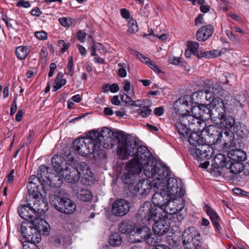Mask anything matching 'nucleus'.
Returning <instances> with one entry per match:
<instances>
[{"label": "nucleus", "mask_w": 249, "mask_h": 249, "mask_svg": "<svg viewBox=\"0 0 249 249\" xmlns=\"http://www.w3.org/2000/svg\"><path fill=\"white\" fill-rule=\"evenodd\" d=\"M63 179L64 178L58 171H54L46 176V183L51 186L59 188L63 183Z\"/></svg>", "instance_id": "aec40b11"}, {"label": "nucleus", "mask_w": 249, "mask_h": 249, "mask_svg": "<svg viewBox=\"0 0 249 249\" xmlns=\"http://www.w3.org/2000/svg\"><path fill=\"white\" fill-rule=\"evenodd\" d=\"M109 242L111 246H119L122 243V237L120 233L115 232L110 236Z\"/></svg>", "instance_id": "4c0bfd02"}, {"label": "nucleus", "mask_w": 249, "mask_h": 249, "mask_svg": "<svg viewBox=\"0 0 249 249\" xmlns=\"http://www.w3.org/2000/svg\"><path fill=\"white\" fill-rule=\"evenodd\" d=\"M30 181L27 185L28 193L30 197H37L40 196L41 192L45 193L44 182L41 177L38 175H32L30 177Z\"/></svg>", "instance_id": "ddd939ff"}, {"label": "nucleus", "mask_w": 249, "mask_h": 249, "mask_svg": "<svg viewBox=\"0 0 249 249\" xmlns=\"http://www.w3.org/2000/svg\"><path fill=\"white\" fill-rule=\"evenodd\" d=\"M47 55L48 53L45 47H42L40 53L41 59L43 60L46 61Z\"/></svg>", "instance_id": "0e129e2a"}, {"label": "nucleus", "mask_w": 249, "mask_h": 249, "mask_svg": "<svg viewBox=\"0 0 249 249\" xmlns=\"http://www.w3.org/2000/svg\"><path fill=\"white\" fill-rule=\"evenodd\" d=\"M213 114L219 119V125L221 127L231 128L236 124L233 118L226 116V110L224 103L222 99L216 97L213 103Z\"/></svg>", "instance_id": "0eeeda50"}, {"label": "nucleus", "mask_w": 249, "mask_h": 249, "mask_svg": "<svg viewBox=\"0 0 249 249\" xmlns=\"http://www.w3.org/2000/svg\"><path fill=\"white\" fill-rule=\"evenodd\" d=\"M66 83V80L63 79V74L61 72L58 73L53 85V91L54 92L60 89L62 86L65 85Z\"/></svg>", "instance_id": "c9c22d12"}, {"label": "nucleus", "mask_w": 249, "mask_h": 249, "mask_svg": "<svg viewBox=\"0 0 249 249\" xmlns=\"http://www.w3.org/2000/svg\"><path fill=\"white\" fill-rule=\"evenodd\" d=\"M191 153L198 160H208L212 157L214 154V150L212 146L203 142V144L198 147L191 148Z\"/></svg>", "instance_id": "dca6fc26"}, {"label": "nucleus", "mask_w": 249, "mask_h": 249, "mask_svg": "<svg viewBox=\"0 0 249 249\" xmlns=\"http://www.w3.org/2000/svg\"><path fill=\"white\" fill-rule=\"evenodd\" d=\"M167 178H165L163 181L164 186L161 188L167 192L168 195L171 196L177 201V198H180L185 194L183 184L179 178H170L166 180Z\"/></svg>", "instance_id": "1a4fd4ad"}, {"label": "nucleus", "mask_w": 249, "mask_h": 249, "mask_svg": "<svg viewBox=\"0 0 249 249\" xmlns=\"http://www.w3.org/2000/svg\"><path fill=\"white\" fill-rule=\"evenodd\" d=\"M121 14L124 18L128 19L130 18V13L128 10L126 9L121 10Z\"/></svg>", "instance_id": "338daca9"}, {"label": "nucleus", "mask_w": 249, "mask_h": 249, "mask_svg": "<svg viewBox=\"0 0 249 249\" xmlns=\"http://www.w3.org/2000/svg\"><path fill=\"white\" fill-rule=\"evenodd\" d=\"M86 36V34L82 30L78 31L77 33L78 39L81 42H83L85 41Z\"/></svg>", "instance_id": "e2e57ef3"}, {"label": "nucleus", "mask_w": 249, "mask_h": 249, "mask_svg": "<svg viewBox=\"0 0 249 249\" xmlns=\"http://www.w3.org/2000/svg\"><path fill=\"white\" fill-rule=\"evenodd\" d=\"M229 157L231 160L235 161L241 162L246 159V154L243 151L241 150H236L235 151H231L229 153Z\"/></svg>", "instance_id": "f704fd0d"}, {"label": "nucleus", "mask_w": 249, "mask_h": 249, "mask_svg": "<svg viewBox=\"0 0 249 249\" xmlns=\"http://www.w3.org/2000/svg\"><path fill=\"white\" fill-rule=\"evenodd\" d=\"M190 131L192 132L189 137L188 142L191 145L194 146V147H197V146L199 147L201 144H203V142H205L204 138L200 137L198 134V133H201V132L189 130L187 135L185 137H183L182 135H181V134H180L178 132V133L180 135L181 138H186L187 137L188 134Z\"/></svg>", "instance_id": "393cba45"}, {"label": "nucleus", "mask_w": 249, "mask_h": 249, "mask_svg": "<svg viewBox=\"0 0 249 249\" xmlns=\"http://www.w3.org/2000/svg\"><path fill=\"white\" fill-rule=\"evenodd\" d=\"M147 65L158 73H161L162 72V71L160 70L154 63V62L152 61H150Z\"/></svg>", "instance_id": "052dcab7"}, {"label": "nucleus", "mask_w": 249, "mask_h": 249, "mask_svg": "<svg viewBox=\"0 0 249 249\" xmlns=\"http://www.w3.org/2000/svg\"><path fill=\"white\" fill-rule=\"evenodd\" d=\"M29 53V50L26 46H19L16 51L17 57L20 60L24 59Z\"/></svg>", "instance_id": "ea45409f"}, {"label": "nucleus", "mask_w": 249, "mask_h": 249, "mask_svg": "<svg viewBox=\"0 0 249 249\" xmlns=\"http://www.w3.org/2000/svg\"><path fill=\"white\" fill-rule=\"evenodd\" d=\"M219 91V90H217L216 88L214 89V88H213V91H210L209 89L204 90V91L207 93V98H204V99L206 100H210L212 98L213 93H218Z\"/></svg>", "instance_id": "6e6d98bb"}, {"label": "nucleus", "mask_w": 249, "mask_h": 249, "mask_svg": "<svg viewBox=\"0 0 249 249\" xmlns=\"http://www.w3.org/2000/svg\"><path fill=\"white\" fill-rule=\"evenodd\" d=\"M67 74L72 76L74 74V65L73 62L72 56H70L69 58L68 64L67 66Z\"/></svg>", "instance_id": "3c124183"}, {"label": "nucleus", "mask_w": 249, "mask_h": 249, "mask_svg": "<svg viewBox=\"0 0 249 249\" xmlns=\"http://www.w3.org/2000/svg\"><path fill=\"white\" fill-rule=\"evenodd\" d=\"M134 230L133 225L128 221H123L119 225V230L122 233L131 232Z\"/></svg>", "instance_id": "e433bc0d"}, {"label": "nucleus", "mask_w": 249, "mask_h": 249, "mask_svg": "<svg viewBox=\"0 0 249 249\" xmlns=\"http://www.w3.org/2000/svg\"><path fill=\"white\" fill-rule=\"evenodd\" d=\"M125 167L128 172L136 175H139L143 169V164L134 158L127 163Z\"/></svg>", "instance_id": "a878e982"}, {"label": "nucleus", "mask_w": 249, "mask_h": 249, "mask_svg": "<svg viewBox=\"0 0 249 249\" xmlns=\"http://www.w3.org/2000/svg\"><path fill=\"white\" fill-rule=\"evenodd\" d=\"M221 52L218 50H213L212 51L203 52V53L198 56V58L205 57L206 58H213L220 56L221 55Z\"/></svg>", "instance_id": "37998d69"}, {"label": "nucleus", "mask_w": 249, "mask_h": 249, "mask_svg": "<svg viewBox=\"0 0 249 249\" xmlns=\"http://www.w3.org/2000/svg\"><path fill=\"white\" fill-rule=\"evenodd\" d=\"M187 44L188 49L191 51L193 54L197 56L198 58L199 55L203 53V52L198 53L199 44L197 42L190 41L187 42Z\"/></svg>", "instance_id": "a19ab883"}, {"label": "nucleus", "mask_w": 249, "mask_h": 249, "mask_svg": "<svg viewBox=\"0 0 249 249\" xmlns=\"http://www.w3.org/2000/svg\"><path fill=\"white\" fill-rule=\"evenodd\" d=\"M232 75L229 73H225V74H223L221 76V82L223 83V84H229L230 83V80H229V78H231V77Z\"/></svg>", "instance_id": "bf43d9fd"}, {"label": "nucleus", "mask_w": 249, "mask_h": 249, "mask_svg": "<svg viewBox=\"0 0 249 249\" xmlns=\"http://www.w3.org/2000/svg\"><path fill=\"white\" fill-rule=\"evenodd\" d=\"M118 66L119 68L118 71V75L121 77H125L127 75L126 71V68L127 65L124 63H119L118 64Z\"/></svg>", "instance_id": "de8ad7c7"}, {"label": "nucleus", "mask_w": 249, "mask_h": 249, "mask_svg": "<svg viewBox=\"0 0 249 249\" xmlns=\"http://www.w3.org/2000/svg\"><path fill=\"white\" fill-rule=\"evenodd\" d=\"M143 170L145 176L148 178H153L152 183L156 188L164 186L163 181L169 176L168 170L165 167L158 166L154 159L152 163L147 162L143 164Z\"/></svg>", "instance_id": "39448f33"}, {"label": "nucleus", "mask_w": 249, "mask_h": 249, "mask_svg": "<svg viewBox=\"0 0 249 249\" xmlns=\"http://www.w3.org/2000/svg\"><path fill=\"white\" fill-rule=\"evenodd\" d=\"M31 204L20 206L18 208V213L19 216L25 220L30 219L33 220L36 216L33 206Z\"/></svg>", "instance_id": "412c9836"}, {"label": "nucleus", "mask_w": 249, "mask_h": 249, "mask_svg": "<svg viewBox=\"0 0 249 249\" xmlns=\"http://www.w3.org/2000/svg\"><path fill=\"white\" fill-rule=\"evenodd\" d=\"M119 142L117 154L123 160L128 159L129 156H135L134 158L142 163H152L153 157L151 152L144 146H138L132 141L128 140V136L124 132L116 133L115 136Z\"/></svg>", "instance_id": "f257e3e1"}, {"label": "nucleus", "mask_w": 249, "mask_h": 249, "mask_svg": "<svg viewBox=\"0 0 249 249\" xmlns=\"http://www.w3.org/2000/svg\"><path fill=\"white\" fill-rule=\"evenodd\" d=\"M233 130L236 136L241 139H245L249 137V131L247 126L239 122L236 123L234 125Z\"/></svg>", "instance_id": "cd10ccee"}, {"label": "nucleus", "mask_w": 249, "mask_h": 249, "mask_svg": "<svg viewBox=\"0 0 249 249\" xmlns=\"http://www.w3.org/2000/svg\"><path fill=\"white\" fill-rule=\"evenodd\" d=\"M60 174L67 182L71 183L77 182L81 176L85 177L86 178L91 177L92 176V173L89 170V166L84 162L77 164L76 168L71 164L64 166Z\"/></svg>", "instance_id": "423d86ee"}, {"label": "nucleus", "mask_w": 249, "mask_h": 249, "mask_svg": "<svg viewBox=\"0 0 249 249\" xmlns=\"http://www.w3.org/2000/svg\"><path fill=\"white\" fill-rule=\"evenodd\" d=\"M21 231L24 237L26 239V241L39 243L41 240L40 233L33 226L32 224L28 228L22 224Z\"/></svg>", "instance_id": "a211bd4d"}, {"label": "nucleus", "mask_w": 249, "mask_h": 249, "mask_svg": "<svg viewBox=\"0 0 249 249\" xmlns=\"http://www.w3.org/2000/svg\"><path fill=\"white\" fill-rule=\"evenodd\" d=\"M147 207L145 205L144 209L140 212V213H137L138 219L145 225H150L154 222L152 229L155 234L160 236L164 235L170 229L167 220L169 213L150 212L149 208Z\"/></svg>", "instance_id": "20e7f679"}, {"label": "nucleus", "mask_w": 249, "mask_h": 249, "mask_svg": "<svg viewBox=\"0 0 249 249\" xmlns=\"http://www.w3.org/2000/svg\"><path fill=\"white\" fill-rule=\"evenodd\" d=\"M160 190V192H156L153 196L152 201L154 205L152 206L149 201L144 202L140 206L138 211L137 213H140V212L144 209L145 205L149 207L150 212H156V213H169L172 215L177 213L180 211L183 206L182 205H178L176 202V200L168 195L167 192L162 189L161 187L158 188Z\"/></svg>", "instance_id": "7ed1b4c3"}, {"label": "nucleus", "mask_w": 249, "mask_h": 249, "mask_svg": "<svg viewBox=\"0 0 249 249\" xmlns=\"http://www.w3.org/2000/svg\"><path fill=\"white\" fill-rule=\"evenodd\" d=\"M38 216L35 217L32 220L33 226L36 229L37 231L40 234L41 231L45 232L48 231L47 223L46 221L42 218L38 217Z\"/></svg>", "instance_id": "2f4dec72"}, {"label": "nucleus", "mask_w": 249, "mask_h": 249, "mask_svg": "<svg viewBox=\"0 0 249 249\" xmlns=\"http://www.w3.org/2000/svg\"><path fill=\"white\" fill-rule=\"evenodd\" d=\"M139 13L141 14L142 16L146 17H148L149 15V10L146 8L145 6L142 7Z\"/></svg>", "instance_id": "69168bd1"}, {"label": "nucleus", "mask_w": 249, "mask_h": 249, "mask_svg": "<svg viewBox=\"0 0 249 249\" xmlns=\"http://www.w3.org/2000/svg\"><path fill=\"white\" fill-rule=\"evenodd\" d=\"M87 141H85L84 138H78L73 142V147L79 154L86 156L89 155V148L87 147V144H89Z\"/></svg>", "instance_id": "b1692460"}, {"label": "nucleus", "mask_w": 249, "mask_h": 249, "mask_svg": "<svg viewBox=\"0 0 249 249\" xmlns=\"http://www.w3.org/2000/svg\"><path fill=\"white\" fill-rule=\"evenodd\" d=\"M97 134L94 132H91L90 131L88 134L87 137L84 138L85 141H89L87 144V147L89 148V154H91L98 150L100 144L97 140Z\"/></svg>", "instance_id": "4be33fe9"}, {"label": "nucleus", "mask_w": 249, "mask_h": 249, "mask_svg": "<svg viewBox=\"0 0 249 249\" xmlns=\"http://www.w3.org/2000/svg\"><path fill=\"white\" fill-rule=\"evenodd\" d=\"M213 31V27L211 24L203 26L197 30L196 38L199 41H204L212 36Z\"/></svg>", "instance_id": "5701e85b"}, {"label": "nucleus", "mask_w": 249, "mask_h": 249, "mask_svg": "<svg viewBox=\"0 0 249 249\" xmlns=\"http://www.w3.org/2000/svg\"><path fill=\"white\" fill-rule=\"evenodd\" d=\"M145 188H143L140 193L142 196H146L149 193L151 190V186L149 185L148 181L146 180L145 184Z\"/></svg>", "instance_id": "5fc2aeb1"}, {"label": "nucleus", "mask_w": 249, "mask_h": 249, "mask_svg": "<svg viewBox=\"0 0 249 249\" xmlns=\"http://www.w3.org/2000/svg\"><path fill=\"white\" fill-rule=\"evenodd\" d=\"M49 197L51 205L60 212L70 214L75 211L76 205L71 199L54 195Z\"/></svg>", "instance_id": "9b49d317"}, {"label": "nucleus", "mask_w": 249, "mask_h": 249, "mask_svg": "<svg viewBox=\"0 0 249 249\" xmlns=\"http://www.w3.org/2000/svg\"><path fill=\"white\" fill-rule=\"evenodd\" d=\"M123 89L127 94H130L132 98L135 99L136 96L133 90V87L131 83L128 80H125L123 83Z\"/></svg>", "instance_id": "79ce46f5"}, {"label": "nucleus", "mask_w": 249, "mask_h": 249, "mask_svg": "<svg viewBox=\"0 0 249 249\" xmlns=\"http://www.w3.org/2000/svg\"><path fill=\"white\" fill-rule=\"evenodd\" d=\"M121 99L126 105L128 106L130 105L132 100V98L125 93H123V94H121Z\"/></svg>", "instance_id": "603ef678"}, {"label": "nucleus", "mask_w": 249, "mask_h": 249, "mask_svg": "<svg viewBox=\"0 0 249 249\" xmlns=\"http://www.w3.org/2000/svg\"><path fill=\"white\" fill-rule=\"evenodd\" d=\"M135 176L133 174L130 172L124 173L122 177V181L125 184H132L135 180Z\"/></svg>", "instance_id": "c03bdc74"}, {"label": "nucleus", "mask_w": 249, "mask_h": 249, "mask_svg": "<svg viewBox=\"0 0 249 249\" xmlns=\"http://www.w3.org/2000/svg\"><path fill=\"white\" fill-rule=\"evenodd\" d=\"M35 36L39 40H45L47 38V34L43 31L35 32Z\"/></svg>", "instance_id": "864d4df0"}, {"label": "nucleus", "mask_w": 249, "mask_h": 249, "mask_svg": "<svg viewBox=\"0 0 249 249\" xmlns=\"http://www.w3.org/2000/svg\"><path fill=\"white\" fill-rule=\"evenodd\" d=\"M136 112L142 117H147L151 114V109L146 107H143L142 108L138 109Z\"/></svg>", "instance_id": "09e8293b"}, {"label": "nucleus", "mask_w": 249, "mask_h": 249, "mask_svg": "<svg viewBox=\"0 0 249 249\" xmlns=\"http://www.w3.org/2000/svg\"><path fill=\"white\" fill-rule=\"evenodd\" d=\"M141 226L134 230L133 233L129 235V239L131 242H141L142 241H145L146 243L149 245H153L156 242V237L155 235L152 233L149 227L147 225Z\"/></svg>", "instance_id": "9d476101"}, {"label": "nucleus", "mask_w": 249, "mask_h": 249, "mask_svg": "<svg viewBox=\"0 0 249 249\" xmlns=\"http://www.w3.org/2000/svg\"><path fill=\"white\" fill-rule=\"evenodd\" d=\"M204 210L207 214L210 216L212 223L215 227L216 230L219 232H220L221 227L219 224V216L214 211H213L211 207L208 206H206L204 207Z\"/></svg>", "instance_id": "bb28decb"}, {"label": "nucleus", "mask_w": 249, "mask_h": 249, "mask_svg": "<svg viewBox=\"0 0 249 249\" xmlns=\"http://www.w3.org/2000/svg\"><path fill=\"white\" fill-rule=\"evenodd\" d=\"M226 168L230 169L231 173L237 174L244 169V164L242 162L229 160L227 161Z\"/></svg>", "instance_id": "7c9ffc66"}, {"label": "nucleus", "mask_w": 249, "mask_h": 249, "mask_svg": "<svg viewBox=\"0 0 249 249\" xmlns=\"http://www.w3.org/2000/svg\"><path fill=\"white\" fill-rule=\"evenodd\" d=\"M36 243L25 241L22 242V246L24 249H38V247L36 244Z\"/></svg>", "instance_id": "8fccbe9b"}, {"label": "nucleus", "mask_w": 249, "mask_h": 249, "mask_svg": "<svg viewBox=\"0 0 249 249\" xmlns=\"http://www.w3.org/2000/svg\"><path fill=\"white\" fill-rule=\"evenodd\" d=\"M130 207L128 201L124 199H118L112 204L111 211L115 216H123L129 212Z\"/></svg>", "instance_id": "f3484780"}, {"label": "nucleus", "mask_w": 249, "mask_h": 249, "mask_svg": "<svg viewBox=\"0 0 249 249\" xmlns=\"http://www.w3.org/2000/svg\"><path fill=\"white\" fill-rule=\"evenodd\" d=\"M175 126L178 132L183 137L187 135L189 130L199 131L204 136L212 138L213 142L214 144L221 130L215 125H209L206 127V124L204 121L189 115L180 116Z\"/></svg>", "instance_id": "f03ea898"}, {"label": "nucleus", "mask_w": 249, "mask_h": 249, "mask_svg": "<svg viewBox=\"0 0 249 249\" xmlns=\"http://www.w3.org/2000/svg\"><path fill=\"white\" fill-rule=\"evenodd\" d=\"M128 32L131 34L138 31V26L137 21L134 19H131L127 24Z\"/></svg>", "instance_id": "49530a36"}, {"label": "nucleus", "mask_w": 249, "mask_h": 249, "mask_svg": "<svg viewBox=\"0 0 249 249\" xmlns=\"http://www.w3.org/2000/svg\"><path fill=\"white\" fill-rule=\"evenodd\" d=\"M42 12L40 10L39 8L35 7L31 11L32 15L36 17H39L42 14Z\"/></svg>", "instance_id": "774afa93"}, {"label": "nucleus", "mask_w": 249, "mask_h": 249, "mask_svg": "<svg viewBox=\"0 0 249 249\" xmlns=\"http://www.w3.org/2000/svg\"><path fill=\"white\" fill-rule=\"evenodd\" d=\"M49 168L44 165H41L39 167V171H38V175L40 176L43 179V181L46 180V176H48L50 173H49Z\"/></svg>", "instance_id": "a18cd8bd"}, {"label": "nucleus", "mask_w": 249, "mask_h": 249, "mask_svg": "<svg viewBox=\"0 0 249 249\" xmlns=\"http://www.w3.org/2000/svg\"><path fill=\"white\" fill-rule=\"evenodd\" d=\"M182 239L185 249H199L202 244L201 233L195 227L186 229L183 233Z\"/></svg>", "instance_id": "6e6552de"}, {"label": "nucleus", "mask_w": 249, "mask_h": 249, "mask_svg": "<svg viewBox=\"0 0 249 249\" xmlns=\"http://www.w3.org/2000/svg\"><path fill=\"white\" fill-rule=\"evenodd\" d=\"M226 35L231 40L234 42H238L239 40L238 36L234 35L231 31L229 30L226 31Z\"/></svg>", "instance_id": "4d7b16f0"}, {"label": "nucleus", "mask_w": 249, "mask_h": 249, "mask_svg": "<svg viewBox=\"0 0 249 249\" xmlns=\"http://www.w3.org/2000/svg\"><path fill=\"white\" fill-rule=\"evenodd\" d=\"M193 104L192 102V99L190 96L185 95L179 98L177 100L174 104V109L177 113L179 111V109L178 108L180 106L187 107L192 106Z\"/></svg>", "instance_id": "c756f323"}, {"label": "nucleus", "mask_w": 249, "mask_h": 249, "mask_svg": "<svg viewBox=\"0 0 249 249\" xmlns=\"http://www.w3.org/2000/svg\"><path fill=\"white\" fill-rule=\"evenodd\" d=\"M77 197L83 201H88L92 198L91 192L87 189H81L77 193Z\"/></svg>", "instance_id": "58836bf2"}, {"label": "nucleus", "mask_w": 249, "mask_h": 249, "mask_svg": "<svg viewBox=\"0 0 249 249\" xmlns=\"http://www.w3.org/2000/svg\"><path fill=\"white\" fill-rule=\"evenodd\" d=\"M52 163L55 168L54 171H58L59 173H60L61 169L63 168L64 166H67L69 164L66 161L64 157L58 155H55L53 157Z\"/></svg>", "instance_id": "c85d7f7f"}, {"label": "nucleus", "mask_w": 249, "mask_h": 249, "mask_svg": "<svg viewBox=\"0 0 249 249\" xmlns=\"http://www.w3.org/2000/svg\"><path fill=\"white\" fill-rule=\"evenodd\" d=\"M16 5L18 7H23L24 8H28L30 6V4L28 1L25 0H18Z\"/></svg>", "instance_id": "13d9d810"}, {"label": "nucleus", "mask_w": 249, "mask_h": 249, "mask_svg": "<svg viewBox=\"0 0 249 249\" xmlns=\"http://www.w3.org/2000/svg\"><path fill=\"white\" fill-rule=\"evenodd\" d=\"M215 144H219L223 147L237 148L240 144L239 142L234 139V135L232 131L225 129L221 130L220 134L216 139Z\"/></svg>", "instance_id": "2eb2a0df"}, {"label": "nucleus", "mask_w": 249, "mask_h": 249, "mask_svg": "<svg viewBox=\"0 0 249 249\" xmlns=\"http://www.w3.org/2000/svg\"><path fill=\"white\" fill-rule=\"evenodd\" d=\"M146 180H141L139 182L137 183L136 186L135 187L134 190L136 192H140L141 190H142L144 184H145Z\"/></svg>", "instance_id": "680f3d73"}, {"label": "nucleus", "mask_w": 249, "mask_h": 249, "mask_svg": "<svg viewBox=\"0 0 249 249\" xmlns=\"http://www.w3.org/2000/svg\"><path fill=\"white\" fill-rule=\"evenodd\" d=\"M91 132L95 133L97 136V140L105 148H111L114 144L115 140L113 138L114 133L109 128L104 127L99 131L97 130H92Z\"/></svg>", "instance_id": "4468645a"}, {"label": "nucleus", "mask_w": 249, "mask_h": 249, "mask_svg": "<svg viewBox=\"0 0 249 249\" xmlns=\"http://www.w3.org/2000/svg\"><path fill=\"white\" fill-rule=\"evenodd\" d=\"M42 192H41L40 196L36 198L32 197L34 199L33 207L36 216H38L39 214L44 213L48 209L47 202L42 197Z\"/></svg>", "instance_id": "6ab92c4d"}, {"label": "nucleus", "mask_w": 249, "mask_h": 249, "mask_svg": "<svg viewBox=\"0 0 249 249\" xmlns=\"http://www.w3.org/2000/svg\"><path fill=\"white\" fill-rule=\"evenodd\" d=\"M216 99V98H215L212 100L210 107H208L209 105L206 106L203 104L198 106H194L192 108L193 115L191 114L190 112H188L187 113L183 114L180 116L189 115L194 118H197L201 120H202V119L207 120L210 118L213 120L215 117L212 112L213 110V103Z\"/></svg>", "instance_id": "f8f14e48"}, {"label": "nucleus", "mask_w": 249, "mask_h": 249, "mask_svg": "<svg viewBox=\"0 0 249 249\" xmlns=\"http://www.w3.org/2000/svg\"><path fill=\"white\" fill-rule=\"evenodd\" d=\"M192 102L194 104H199L203 102L204 98H207V93L204 90L194 92L191 96Z\"/></svg>", "instance_id": "72a5a7b5"}, {"label": "nucleus", "mask_w": 249, "mask_h": 249, "mask_svg": "<svg viewBox=\"0 0 249 249\" xmlns=\"http://www.w3.org/2000/svg\"><path fill=\"white\" fill-rule=\"evenodd\" d=\"M227 159L225 155L218 154L216 155L213 160L212 165L215 169L227 167Z\"/></svg>", "instance_id": "473e14b6"}]
</instances>
